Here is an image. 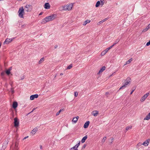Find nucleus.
I'll list each match as a JSON object with an SVG mask.
<instances>
[{
  "label": "nucleus",
  "mask_w": 150,
  "mask_h": 150,
  "mask_svg": "<svg viewBox=\"0 0 150 150\" xmlns=\"http://www.w3.org/2000/svg\"><path fill=\"white\" fill-rule=\"evenodd\" d=\"M142 145V144H141V143H139L137 144V145L139 146H141Z\"/></svg>",
  "instance_id": "nucleus-50"
},
{
  "label": "nucleus",
  "mask_w": 150,
  "mask_h": 150,
  "mask_svg": "<svg viewBox=\"0 0 150 150\" xmlns=\"http://www.w3.org/2000/svg\"><path fill=\"white\" fill-rule=\"evenodd\" d=\"M80 143V142L79 141V142L76 145L74 146L73 147V148L77 149V148L79 146Z\"/></svg>",
  "instance_id": "nucleus-20"
},
{
  "label": "nucleus",
  "mask_w": 150,
  "mask_h": 150,
  "mask_svg": "<svg viewBox=\"0 0 150 150\" xmlns=\"http://www.w3.org/2000/svg\"><path fill=\"white\" fill-rule=\"evenodd\" d=\"M47 22V20L46 19V17H45V18H44L42 20V22H41V23H42V24H44V23H46Z\"/></svg>",
  "instance_id": "nucleus-23"
},
{
  "label": "nucleus",
  "mask_w": 150,
  "mask_h": 150,
  "mask_svg": "<svg viewBox=\"0 0 150 150\" xmlns=\"http://www.w3.org/2000/svg\"><path fill=\"white\" fill-rule=\"evenodd\" d=\"M135 90V88H132V91L131 92L130 94H132V93H133V92Z\"/></svg>",
  "instance_id": "nucleus-38"
},
{
  "label": "nucleus",
  "mask_w": 150,
  "mask_h": 150,
  "mask_svg": "<svg viewBox=\"0 0 150 150\" xmlns=\"http://www.w3.org/2000/svg\"><path fill=\"white\" fill-rule=\"evenodd\" d=\"M90 122L89 121H87L84 124L83 127L85 128H87L89 126Z\"/></svg>",
  "instance_id": "nucleus-16"
},
{
  "label": "nucleus",
  "mask_w": 150,
  "mask_h": 150,
  "mask_svg": "<svg viewBox=\"0 0 150 150\" xmlns=\"http://www.w3.org/2000/svg\"><path fill=\"white\" fill-rule=\"evenodd\" d=\"M132 58H130L128 61H127L126 62V63L124 64V65H125L127 64H129V63H130L132 61Z\"/></svg>",
  "instance_id": "nucleus-22"
},
{
  "label": "nucleus",
  "mask_w": 150,
  "mask_h": 150,
  "mask_svg": "<svg viewBox=\"0 0 150 150\" xmlns=\"http://www.w3.org/2000/svg\"><path fill=\"white\" fill-rule=\"evenodd\" d=\"M125 85H123L119 89V90H120L122 89L123 88H125Z\"/></svg>",
  "instance_id": "nucleus-42"
},
{
  "label": "nucleus",
  "mask_w": 150,
  "mask_h": 150,
  "mask_svg": "<svg viewBox=\"0 0 150 150\" xmlns=\"http://www.w3.org/2000/svg\"><path fill=\"white\" fill-rule=\"evenodd\" d=\"M8 143V141H5V142L3 144V145L2 146V148L1 150H4L7 147V145Z\"/></svg>",
  "instance_id": "nucleus-6"
},
{
  "label": "nucleus",
  "mask_w": 150,
  "mask_h": 150,
  "mask_svg": "<svg viewBox=\"0 0 150 150\" xmlns=\"http://www.w3.org/2000/svg\"><path fill=\"white\" fill-rule=\"evenodd\" d=\"M28 137V136H27L25 137H24L23 139V140H24V139H26V138H27Z\"/></svg>",
  "instance_id": "nucleus-49"
},
{
  "label": "nucleus",
  "mask_w": 150,
  "mask_h": 150,
  "mask_svg": "<svg viewBox=\"0 0 150 150\" xmlns=\"http://www.w3.org/2000/svg\"><path fill=\"white\" fill-rule=\"evenodd\" d=\"M149 93H147L146 94L144 95L141 99L140 101L141 102H143L147 98L148 96L149 95Z\"/></svg>",
  "instance_id": "nucleus-4"
},
{
  "label": "nucleus",
  "mask_w": 150,
  "mask_h": 150,
  "mask_svg": "<svg viewBox=\"0 0 150 150\" xmlns=\"http://www.w3.org/2000/svg\"><path fill=\"white\" fill-rule=\"evenodd\" d=\"M150 119V112L146 115V116L144 118V120H149Z\"/></svg>",
  "instance_id": "nucleus-17"
},
{
  "label": "nucleus",
  "mask_w": 150,
  "mask_h": 150,
  "mask_svg": "<svg viewBox=\"0 0 150 150\" xmlns=\"http://www.w3.org/2000/svg\"><path fill=\"white\" fill-rule=\"evenodd\" d=\"M92 114L94 116H96L98 114V111L97 110H94L92 112Z\"/></svg>",
  "instance_id": "nucleus-11"
},
{
  "label": "nucleus",
  "mask_w": 150,
  "mask_h": 150,
  "mask_svg": "<svg viewBox=\"0 0 150 150\" xmlns=\"http://www.w3.org/2000/svg\"><path fill=\"white\" fill-rule=\"evenodd\" d=\"M113 46V45H112V46L110 47V48H111Z\"/></svg>",
  "instance_id": "nucleus-61"
},
{
  "label": "nucleus",
  "mask_w": 150,
  "mask_h": 150,
  "mask_svg": "<svg viewBox=\"0 0 150 150\" xmlns=\"http://www.w3.org/2000/svg\"><path fill=\"white\" fill-rule=\"evenodd\" d=\"M17 106H18V103H17V102H16V101H15L13 103L12 106H13V108H14V109L16 108L17 107Z\"/></svg>",
  "instance_id": "nucleus-15"
},
{
  "label": "nucleus",
  "mask_w": 150,
  "mask_h": 150,
  "mask_svg": "<svg viewBox=\"0 0 150 150\" xmlns=\"http://www.w3.org/2000/svg\"><path fill=\"white\" fill-rule=\"evenodd\" d=\"M146 28L148 30L149 28V26H147L146 27Z\"/></svg>",
  "instance_id": "nucleus-53"
},
{
  "label": "nucleus",
  "mask_w": 150,
  "mask_h": 150,
  "mask_svg": "<svg viewBox=\"0 0 150 150\" xmlns=\"http://www.w3.org/2000/svg\"><path fill=\"white\" fill-rule=\"evenodd\" d=\"M108 93H109L108 92H106L105 93V95H107L108 94Z\"/></svg>",
  "instance_id": "nucleus-59"
},
{
  "label": "nucleus",
  "mask_w": 150,
  "mask_h": 150,
  "mask_svg": "<svg viewBox=\"0 0 150 150\" xmlns=\"http://www.w3.org/2000/svg\"><path fill=\"white\" fill-rule=\"evenodd\" d=\"M58 47V45H55L54 47V48L55 49H56L57 48V47Z\"/></svg>",
  "instance_id": "nucleus-51"
},
{
  "label": "nucleus",
  "mask_w": 150,
  "mask_h": 150,
  "mask_svg": "<svg viewBox=\"0 0 150 150\" xmlns=\"http://www.w3.org/2000/svg\"><path fill=\"white\" fill-rule=\"evenodd\" d=\"M77 120L76 118L74 117L72 120V122H74L75 123H76L77 121Z\"/></svg>",
  "instance_id": "nucleus-30"
},
{
  "label": "nucleus",
  "mask_w": 150,
  "mask_h": 150,
  "mask_svg": "<svg viewBox=\"0 0 150 150\" xmlns=\"http://www.w3.org/2000/svg\"><path fill=\"white\" fill-rule=\"evenodd\" d=\"M106 53V52L104 51L101 53V56H103L105 55Z\"/></svg>",
  "instance_id": "nucleus-34"
},
{
  "label": "nucleus",
  "mask_w": 150,
  "mask_h": 150,
  "mask_svg": "<svg viewBox=\"0 0 150 150\" xmlns=\"http://www.w3.org/2000/svg\"><path fill=\"white\" fill-rule=\"evenodd\" d=\"M63 10H68V8H67V6H63Z\"/></svg>",
  "instance_id": "nucleus-27"
},
{
  "label": "nucleus",
  "mask_w": 150,
  "mask_h": 150,
  "mask_svg": "<svg viewBox=\"0 0 150 150\" xmlns=\"http://www.w3.org/2000/svg\"><path fill=\"white\" fill-rule=\"evenodd\" d=\"M117 43L115 42V43H113V44L112 45H113V46H114Z\"/></svg>",
  "instance_id": "nucleus-57"
},
{
  "label": "nucleus",
  "mask_w": 150,
  "mask_h": 150,
  "mask_svg": "<svg viewBox=\"0 0 150 150\" xmlns=\"http://www.w3.org/2000/svg\"><path fill=\"white\" fill-rule=\"evenodd\" d=\"M150 45V40L146 44V45L148 46H149Z\"/></svg>",
  "instance_id": "nucleus-43"
},
{
  "label": "nucleus",
  "mask_w": 150,
  "mask_h": 150,
  "mask_svg": "<svg viewBox=\"0 0 150 150\" xmlns=\"http://www.w3.org/2000/svg\"><path fill=\"white\" fill-rule=\"evenodd\" d=\"M131 128H132V126H128L126 127V130H128L129 129H131Z\"/></svg>",
  "instance_id": "nucleus-35"
},
{
  "label": "nucleus",
  "mask_w": 150,
  "mask_h": 150,
  "mask_svg": "<svg viewBox=\"0 0 150 150\" xmlns=\"http://www.w3.org/2000/svg\"><path fill=\"white\" fill-rule=\"evenodd\" d=\"M6 73L7 74V75H8L11 73L10 71H9V70H8V69L6 71Z\"/></svg>",
  "instance_id": "nucleus-29"
},
{
  "label": "nucleus",
  "mask_w": 150,
  "mask_h": 150,
  "mask_svg": "<svg viewBox=\"0 0 150 150\" xmlns=\"http://www.w3.org/2000/svg\"><path fill=\"white\" fill-rule=\"evenodd\" d=\"M150 141V139H148L144 142L142 144L144 146H147L148 145Z\"/></svg>",
  "instance_id": "nucleus-9"
},
{
  "label": "nucleus",
  "mask_w": 150,
  "mask_h": 150,
  "mask_svg": "<svg viewBox=\"0 0 150 150\" xmlns=\"http://www.w3.org/2000/svg\"><path fill=\"white\" fill-rule=\"evenodd\" d=\"M44 8L46 9H49L50 8V6L48 3H46L44 5Z\"/></svg>",
  "instance_id": "nucleus-13"
},
{
  "label": "nucleus",
  "mask_w": 150,
  "mask_h": 150,
  "mask_svg": "<svg viewBox=\"0 0 150 150\" xmlns=\"http://www.w3.org/2000/svg\"><path fill=\"white\" fill-rule=\"evenodd\" d=\"M24 78V76H23L21 79H20L22 80Z\"/></svg>",
  "instance_id": "nucleus-54"
},
{
  "label": "nucleus",
  "mask_w": 150,
  "mask_h": 150,
  "mask_svg": "<svg viewBox=\"0 0 150 150\" xmlns=\"http://www.w3.org/2000/svg\"><path fill=\"white\" fill-rule=\"evenodd\" d=\"M14 120V126L16 127H17L19 126V121L17 117L15 118Z\"/></svg>",
  "instance_id": "nucleus-3"
},
{
  "label": "nucleus",
  "mask_w": 150,
  "mask_h": 150,
  "mask_svg": "<svg viewBox=\"0 0 150 150\" xmlns=\"http://www.w3.org/2000/svg\"><path fill=\"white\" fill-rule=\"evenodd\" d=\"M70 150H78V149H73V147L71 148L70 149Z\"/></svg>",
  "instance_id": "nucleus-46"
},
{
  "label": "nucleus",
  "mask_w": 150,
  "mask_h": 150,
  "mask_svg": "<svg viewBox=\"0 0 150 150\" xmlns=\"http://www.w3.org/2000/svg\"><path fill=\"white\" fill-rule=\"evenodd\" d=\"M75 118H76L77 120H78V119H79V116H77Z\"/></svg>",
  "instance_id": "nucleus-55"
},
{
  "label": "nucleus",
  "mask_w": 150,
  "mask_h": 150,
  "mask_svg": "<svg viewBox=\"0 0 150 150\" xmlns=\"http://www.w3.org/2000/svg\"><path fill=\"white\" fill-rule=\"evenodd\" d=\"M56 15L55 14H52L50 16L46 17V19L47 21L49 22L54 19L56 17Z\"/></svg>",
  "instance_id": "nucleus-2"
},
{
  "label": "nucleus",
  "mask_w": 150,
  "mask_h": 150,
  "mask_svg": "<svg viewBox=\"0 0 150 150\" xmlns=\"http://www.w3.org/2000/svg\"><path fill=\"white\" fill-rule=\"evenodd\" d=\"M63 74L62 73H61L60 74V75H62Z\"/></svg>",
  "instance_id": "nucleus-63"
},
{
  "label": "nucleus",
  "mask_w": 150,
  "mask_h": 150,
  "mask_svg": "<svg viewBox=\"0 0 150 150\" xmlns=\"http://www.w3.org/2000/svg\"><path fill=\"white\" fill-rule=\"evenodd\" d=\"M147 30L145 28L143 29V30H142V32H145Z\"/></svg>",
  "instance_id": "nucleus-45"
},
{
  "label": "nucleus",
  "mask_w": 150,
  "mask_h": 150,
  "mask_svg": "<svg viewBox=\"0 0 150 150\" xmlns=\"http://www.w3.org/2000/svg\"><path fill=\"white\" fill-rule=\"evenodd\" d=\"M64 110V108H63L62 109H60L58 112H57V113H56V116L58 115L62 111H63Z\"/></svg>",
  "instance_id": "nucleus-26"
},
{
  "label": "nucleus",
  "mask_w": 150,
  "mask_h": 150,
  "mask_svg": "<svg viewBox=\"0 0 150 150\" xmlns=\"http://www.w3.org/2000/svg\"><path fill=\"white\" fill-rule=\"evenodd\" d=\"M101 3L102 4V5L103 4L104 2H103V1H101Z\"/></svg>",
  "instance_id": "nucleus-58"
},
{
  "label": "nucleus",
  "mask_w": 150,
  "mask_h": 150,
  "mask_svg": "<svg viewBox=\"0 0 150 150\" xmlns=\"http://www.w3.org/2000/svg\"><path fill=\"white\" fill-rule=\"evenodd\" d=\"M87 136L86 135L84 137H83V138H82V139L81 140V142L82 143H83L84 142L86 141V139L87 138Z\"/></svg>",
  "instance_id": "nucleus-19"
},
{
  "label": "nucleus",
  "mask_w": 150,
  "mask_h": 150,
  "mask_svg": "<svg viewBox=\"0 0 150 150\" xmlns=\"http://www.w3.org/2000/svg\"><path fill=\"white\" fill-rule=\"evenodd\" d=\"M72 67V64L69 65L67 68V69H71Z\"/></svg>",
  "instance_id": "nucleus-32"
},
{
  "label": "nucleus",
  "mask_w": 150,
  "mask_h": 150,
  "mask_svg": "<svg viewBox=\"0 0 150 150\" xmlns=\"http://www.w3.org/2000/svg\"><path fill=\"white\" fill-rule=\"evenodd\" d=\"M38 128L37 127L35 128L31 132V133L33 134V135L35 134L37 132Z\"/></svg>",
  "instance_id": "nucleus-14"
},
{
  "label": "nucleus",
  "mask_w": 150,
  "mask_h": 150,
  "mask_svg": "<svg viewBox=\"0 0 150 150\" xmlns=\"http://www.w3.org/2000/svg\"><path fill=\"white\" fill-rule=\"evenodd\" d=\"M120 41V39H116L115 41V42L116 43H117Z\"/></svg>",
  "instance_id": "nucleus-39"
},
{
  "label": "nucleus",
  "mask_w": 150,
  "mask_h": 150,
  "mask_svg": "<svg viewBox=\"0 0 150 150\" xmlns=\"http://www.w3.org/2000/svg\"><path fill=\"white\" fill-rule=\"evenodd\" d=\"M107 19V18H105L103 20H102V21H100L99 22V24L102 23H103V22H104V21H106Z\"/></svg>",
  "instance_id": "nucleus-31"
},
{
  "label": "nucleus",
  "mask_w": 150,
  "mask_h": 150,
  "mask_svg": "<svg viewBox=\"0 0 150 150\" xmlns=\"http://www.w3.org/2000/svg\"><path fill=\"white\" fill-rule=\"evenodd\" d=\"M42 146L40 145V149H42Z\"/></svg>",
  "instance_id": "nucleus-60"
},
{
  "label": "nucleus",
  "mask_w": 150,
  "mask_h": 150,
  "mask_svg": "<svg viewBox=\"0 0 150 150\" xmlns=\"http://www.w3.org/2000/svg\"><path fill=\"white\" fill-rule=\"evenodd\" d=\"M11 91L12 93V94L13 93H14V91L13 90V88L12 87L11 88Z\"/></svg>",
  "instance_id": "nucleus-41"
},
{
  "label": "nucleus",
  "mask_w": 150,
  "mask_h": 150,
  "mask_svg": "<svg viewBox=\"0 0 150 150\" xmlns=\"http://www.w3.org/2000/svg\"><path fill=\"white\" fill-rule=\"evenodd\" d=\"M106 67L105 66L103 67L100 70L99 72L97 73V74H99L100 73L102 72L105 69Z\"/></svg>",
  "instance_id": "nucleus-12"
},
{
  "label": "nucleus",
  "mask_w": 150,
  "mask_h": 150,
  "mask_svg": "<svg viewBox=\"0 0 150 150\" xmlns=\"http://www.w3.org/2000/svg\"><path fill=\"white\" fill-rule=\"evenodd\" d=\"M86 144H84L82 146V149H84L85 147H86Z\"/></svg>",
  "instance_id": "nucleus-44"
},
{
  "label": "nucleus",
  "mask_w": 150,
  "mask_h": 150,
  "mask_svg": "<svg viewBox=\"0 0 150 150\" xmlns=\"http://www.w3.org/2000/svg\"><path fill=\"white\" fill-rule=\"evenodd\" d=\"M12 67H10V68H9L8 69V70H9V71H11L12 70Z\"/></svg>",
  "instance_id": "nucleus-52"
},
{
  "label": "nucleus",
  "mask_w": 150,
  "mask_h": 150,
  "mask_svg": "<svg viewBox=\"0 0 150 150\" xmlns=\"http://www.w3.org/2000/svg\"><path fill=\"white\" fill-rule=\"evenodd\" d=\"M44 60V58L43 57L42 58L40 59V60L38 62V63L39 64H41L42 62Z\"/></svg>",
  "instance_id": "nucleus-25"
},
{
  "label": "nucleus",
  "mask_w": 150,
  "mask_h": 150,
  "mask_svg": "<svg viewBox=\"0 0 150 150\" xmlns=\"http://www.w3.org/2000/svg\"><path fill=\"white\" fill-rule=\"evenodd\" d=\"M35 108H34L33 110H32L30 112V113H29L28 114H29L30 113L33 112L35 110Z\"/></svg>",
  "instance_id": "nucleus-47"
},
{
  "label": "nucleus",
  "mask_w": 150,
  "mask_h": 150,
  "mask_svg": "<svg viewBox=\"0 0 150 150\" xmlns=\"http://www.w3.org/2000/svg\"><path fill=\"white\" fill-rule=\"evenodd\" d=\"M109 50L107 48L105 50V51L106 52V53H107Z\"/></svg>",
  "instance_id": "nucleus-48"
},
{
  "label": "nucleus",
  "mask_w": 150,
  "mask_h": 150,
  "mask_svg": "<svg viewBox=\"0 0 150 150\" xmlns=\"http://www.w3.org/2000/svg\"><path fill=\"white\" fill-rule=\"evenodd\" d=\"M100 4V1H98L96 3V7H98L99 6Z\"/></svg>",
  "instance_id": "nucleus-28"
},
{
  "label": "nucleus",
  "mask_w": 150,
  "mask_h": 150,
  "mask_svg": "<svg viewBox=\"0 0 150 150\" xmlns=\"http://www.w3.org/2000/svg\"><path fill=\"white\" fill-rule=\"evenodd\" d=\"M148 26H149V28H150V24H149L148 25Z\"/></svg>",
  "instance_id": "nucleus-62"
},
{
  "label": "nucleus",
  "mask_w": 150,
  "mask_h": 150,
  "mask_svg": "<svg viewBox=\"0 0 150 150\" xmlns=\"http://www.w3.org/2000/svg\"><path fill=\"white\" fill-rule=\"evenodd\" d=\"M43 13V12H41V13H40L39 14V15H41Z\"/></svg>",
  "instance_id": "nucleus-56"
},
{
  "label": "nucleus",
  "mask_w": 150,
  "mask_h": 150,
  "mask_svg": "<svg viewBox=\"0 0 150 150\" xmlns=\"http://www.w3.org/2000/svg\"><path fill=\"white\" fill-rule=\"evenodd\" d=\"M78 95V93L77 92H74V96L75 97H77Z\"/></svg>",
  "instance_id": "nucleus-36"
},
{
  "label": "nucleus",
  "mask_w": 150,
  "mask_h": 150,
  "mask_svg": "<svg viewBox=\"0 0 150 150\" xmlns=\"http://www.w3.org/2000/svg\"><path fill=\"white\" fill-rule=\"evenodd\" d=\"M106 137H104L103 139L102 140V142L103 143H104L105 142V141L106 140Z\"/></svg>",
  "instance_id": "nucleus-33"
},
{
  "label": "nucleus",
  "mask_w": 150,
  "mask_h": 150,
  "mask_svg": "<svg viewBox=\"0 0 150 150\" xmlns=\"http://www.w3.org/2000/svg\"><path fill=\"white\" fill-rule=\"evenodd\" d=\"M130 80L131 79L130 78H127L125 81V84H124L123 85H125V87H126V86L130 82Z\"/></svg>",
  "instance_id": "nucleus-7"
},
{
  "label": "nucleus",
  "mask_w": 150,
  "mask_h": 150,
  "mask_svg": "<svg viewBox=\"0 0 150 150\" xmlns=\"http://www.w3.org/2000/svg\"><path fill=\"white\" fill-rule=\"evenodd\" d=\"M108 48L109 50L110 49V47H109L108 48Z\"/></svg>",
  "instance_id": "nucleus-64"
},
{
  "label": "nucleus",
  "mask_w": 150,
  "mask_h": 150,
  "mask_svg": "<svg viewBox=\"0 0 150 150\" xmlns=\"http://www.w3.org/2000/svg\"><path fill=\"white\" fill-rule=\"evenodd\" d=\"M32 6L30 5H26L25 6V11H30Z\"/></svg>",
  "instance_id": "nucleus-5"
},
{
  "label": "nucleus",
  "mask_w": 150,
  "mask_h": 150,
  "mask_svg": "<svg viewBox=\"0 0 150 150\" xmlns=\"http://www.w3.org/2000/svg\"><path fill=\"white\" fill-rule=\"evenodd\" d=\"M5 74V73L4 71L2 72L1 73V76H3Z\"/></svg>",
  "instance_id": "nucleus-40"
},
{
  "label": "nucleus",
  "mask_w": 150,
  "mask_h": 150,
  "mask_svg": "<svg viewBox=\"0 0 150 150\" xmlns=\"http://www.w3.org/2000/svg\"><path fill=\"white\" fill-rule=\"evenodd\" d=\"M18 144H17L16 142L15 144V148L13 149V150H18Z\"/></svg>",
  "instance_id": "nucleus-24"
},
{
  "label": "nucleus",
  "mask_w": 150,
  "mask_h": 150,
  "mask_svg": "<svg viewBox=\"0 0 150 150\" xmlns=\"http://www.w3.org/2000/svg\"><path fill=\"white\" fill-rule=\"evenodd\" d=\"M90 22V21L88 20H87L86 21H85L83 23V25H85L87 23H89Z\"/></svg>",
  "instance_id": "nucleus-21"
},
{
  "label": "nucleus",
  "mask_w": 150,
  "mask_h": 150,
  "mask_svg": "<svg viewBox=\"0 0 150 150\" xmlns=\"http://www.w3.org/2000/svg\"><path fill=\"white\" fill-rule=\"evenodd\" d=\"M38 96L37 94L32 95L30 96V100H33L35 98H37L38 97Z\"/></svg>",
  "instance_id": "nucleus-10"
},
{
  "label": "nucleus",
  "mask_w": 150,
  "mask_h": 150,
  "mask_svg": "<svg viewBox=\"0 0 150 150\" xmlns=\"http://www.w3.org/2000/svg\"><path fill=\"white\" fill-rule=\"evenodd\" d=\"M110 143L111 144L112 143V142L114 140V139L112 137H111L110 139Z\"/></svg>",
  "instance_id": "nucleus-37"
},
{
  "label": "nucleus",
  "mask_w": 150,
  "mask_h": 150,
  "mask_svg": "<svg viewBox=\"0 0 150 150\" xmlns=\"http://www.w3.org/2000/svg\"><path fill=\"white\" fill-rule=\"evenodd\" d=\"M13 39L12 38L9 39L7 38L6 39L5 41L4 42L3 44H8L12 41Z\"/></svg>",
  "instance_id": "nucleus-8"
},
{
  "label": "nucleus",
  "mask_w": 150,
  "mask_h": 150,
  "mask_svg": "<svg viewBox=\"0 0 150 150\" xmlns=\"http://www.w3.org/2000/svg\"><path fill=\"white\" fill-rule=\"evenodd\" d=\"M18 13H19L18 16L19 17L21 18H23V15L24 13L23 7L22 6L19 8Z\"/></svg>",
  "instance_id": "nucleus-1"
},
{
  "label": "nucleus",
  "mask_w": 150,
  "mask_h": 150,
  "mask_svg": "<svg viewBox=\"0 0 150 150\" xmlns=\"http://www.w3.org/2000/svg\"><path fill=\"white\" fill-rule=\"evenodd\" d=\"M73 6V5L72 4H70L68 6H67V8H68V10L69 11L71 10L72 7Z\"/></svg>",
  "instance_id": "nucleus-18"
}]
</instances>
